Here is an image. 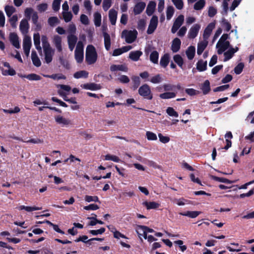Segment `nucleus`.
Returning <instances> with one entry per match:
<instances>
[{"label": "nucleus", "instance_id": "nucleus-1", "mask_svg": "<svg viewBox=\"0 0 254 254\" xmlns=\"http://www.w3.org/2000/svg\"><path fill=\"white\" fill-rule=\"evenodd\" d=\"M174 85L170 83H165L161 86L157 87V88L159 91L163 89L165 92L159 95V97L162 99H170L174 98L176 96V93L174 92H169L172 90Z\"/></svg>", "mask_w": 254, "mask_h": 254}, {"label": "nucleus", "instance_id": "nucleus-2", "mask_svg": "<svg viewBox=\"0 0 254 254\" xmlns=\"http://www.w3.org/2000/svg\"><path fill=\"white\" fill-rule=\"evenodd\" d=\"M229 37L228 34H224L218 41L216 48L219 55L222 54L230 47V42L228 41Z\"/></svg>", "mask_w": 254, "mask_h": 254}, {"label": "nucleus", "instance_id": "nucleus-3", "mask_svg": "<svg viewBox=\"0 0 254 254\" xmlns=\"http://www.w3.org/2000/svg\"><path fill=\"white\" fill-rule=\"evenodd\" d=\"M97 60V54L95 47L89 45L87 46L85 52V61L88 64H92Z\"/></svg>", "mask_w": 254, "mask_h": 254}, {"label": "nucleus", "instance_id": "nucleus-4", "mask_svg": "<svg viewBox=\"0 0 254 254\" xmlns=\"http://www.w3.org/2000/svg\"><path fill=\"white\" fill-rule=\"evenodd\" d=\"M84 45L81 41H79L74 51L75 59L77 63H81L84 58Z\"/></svg>", "mask_w": 254, "mask_h": 254}, {"label": "nucleus", "instance_id": "nucleus-5", "mask_svg": "<svg viewBox=\"0 0 254 254\" xmlns=\"http://www.w3.org/2000/svg\"><path fill=\"white\" fill-rule=\"evenodd\" d=\"M138 93L141 96L148 100H151L153 98V95L151 93L149 86L144 84L141 86L138 89Z\"/></svg>", "mask_w": 254, "mask_h": 254}, {"label": "nucleus", "instance_id": "nucleus-6", "mask_svg": "<svg viewBox=\"0 0 254 254\" xmlns=\"http://www.w3.org/2000/svg\"><path fill=\"white\" fill-rule=\"evenodd\" d=\"M137 32L136 30H124L122 32V37L125 38L127 43H132L136 39Z\"/></svg>", "mask_w": 254, "mask_h": 254}, {"label": "nucleus", "instance_id": "nucleus-7", "mask_svg": "<svg viewBox=\"0 0 254 254\" xmlns=\"http://www.w3.org/2000/svg\"><path fill=\"white\" fill-rule=\"evenodd\" d=\"M31 45L30 37L28 36H25L23 40V49L26 57H28L29 55Z\"/></svg>", "mask_w": 254, "mask_h": 254}, {"label": "nucleus", "instance_id": "nucleus-8", "mask_svg": "<svg viewBox=\"0 0 254 254\" xmlns=\"http://www.w3.org/2000/svg\"><path fill=\"white\" fill-rule=\"evenodd\" d=\"M3 65L4 67L7 68V69H4L3 68H1V73L4 76H13L15 75L16 71L15 70L11 67L9 64L7 62H3Z\"/></svg>", "mask_w": 254, "mask_h": 254}, {"label": "nucleus", "instance_id": "nucleus-9", "mask_svg": "<svg viewBox=\"0 0 254 254\" xmlns=\"http://www.w3.org/2000/svg\"><path fill=\"white\" fill-rule=\"evenodd\" d=\"M158 25V17L156 16H153L151 18L147 30L148 34H152L156 30Z\"/></svg>", "mask_w": 254, "mask_h": 254}, {"label": "nucleus", "instance_id": "nucleus-10", "mask_svg": "<svg viewBox=\"0 0 254 254\" xmlns=\"http://www.w3.org/2000/svg\"><path fill=\"white\" fill-rule=\"evenodd\" d=\"M184 21V16L183 15H180L175 20L174 22L173 25L171 29V32L173 33H175L179 28L183 24Z\"/></svg>", "mask_w": 254, "mask_h": 254}, {"label": "nucleus", "instance_id": "nucleus-11", "mask_svg": "<svg viewBox=\"0 0 254 254\" xmlns=\"http://www.w3.org/2000/svg\"><path fill=\"white\" fill-rule=\"evenodd\" d=\"M200 29V25L198 24H194L189 30L188 36L190 39L195 38Z\"/></svg>", "mask_w": 254, "mask_h": 254}, {"label": "nucleus", "instance_id": "nucleus-12", "mask_svg": "<svg viewBox=\"0 0 254 254\" xmlns=\"http://www.w3.org/2000/svg\"><path fill=\"white\" fill-rule=\"evenodd\" d=\"M55 119L56 122L62 127L67 126L71 124L70 120L61 115H57L55 116Z\"/></svg>", "mask_w": 254, "mask_h": 254}, {"label": "nucleus", "instance_id": "nucleus-13", "mask_svg": "<svg viewBox=\"0 0 254 254\" xmlns=\"http://www.w3.org/2000/svg\"><path fill=\"white\" fill-rule=\"evenodd\" d=\"M45 55V60L47 64L51 63L53 60V56L54 54V50L51 47L43 49Z\"/></svg>", "mask_w": 254, "mask_h": 254}, {"label": "nucleus", "instance_id": "nucleus-14", "mask_svg": "<svg viewBox=\"0 0 254 254\" xmlns=\"http://www.w3.org/2000/svg\"><path fill=\"white\" fill-rule=\"evenodd\" d=\"M77 37L73 34H69L67 36V43L68 47L71 51H72L74 48L75 45L77 43Z\"/></svg>", "mask_w": 254, "mask_h": 254}, {"label": "nucleus", "instance_id": "nucleus-15", "mask_svg": "<svg viewBox=\"0 0 254 254\" xmlns=\"http://www.w3.org/2000/svg\"><path fill=\"white\" fill-rule=\"evenodd\" d=\"M215 26V24L214 22H211L207 25L204 31L203 35V39L207 40Z\"/></svg>", "mask_w": 254, "mask_h": 254}, {"label": "nucleus", "instance_id": "nucleus-16", "mask_svg": "<svg viewBox=\"0 0 254 254\" xmlns=\"http://www.w3.org/2000/svg\"><path fill=\"white\" fill-rule=\"evenodd\" d=\"M228 49V51L224 53L225 57L224 59V62H226L231 59L234 54L238 51L239 48L238 47H236L235 48L230 47Z\"/></svg>", "mask_w": 254, "mask_h": 254}, {"label": "nucleus", "instance_id": "nucleus-17", "mask_svg": "<svg viewBox=\"0 0 254 254\" xmlns=\"http://www.w3.org/2000/svg\"><path fill=\"white\" fill-rule=\"evenodd\" d=\"M29 28V24L27 19H22L20 23L19 29L22 34L27 36Z\"/></svg>", "mask_w": 254, "mask_h": 254}, {"label": "nucleus", "instance_id": "nucleus-18", "mask_svg": "<svg viewBox=\"0 0 254 254\" xmlns=\"http://www.w3.org/2000/svg\"><path fill=\"white\" fill-rule=\"evenodd\" d=\"M110 70L112 72H117L118 71H122L127 72L128 68L125 64H112L110 66Z\"/></svg>", "mask_w": 254, "mask_h": 254}, {"label": "nucleus", "instance_id": "nucleus-19", "mask_svg": "<svg viewBox=\"0 0 254 254\" xmlns=\"http://www.w3.org/2000/svg\"><path fill=\"white\" fill-rule=\"evenodd\" d=\"M53 43L58 51L62 52L63 51L62 38L58 35H55L53 37Z\"/></svg>", "mask_w": 254, "mask_h": 254}, {"label": "nucleus", "instance_id": "nucleus-20", "mask_svg": "<svg viewBox=\"0 0 254 254\" xmlns=\"http://www.w3.org/2000/svg\"><path fill=\"white\" fill-rule=\"evenodd\" d=\"M9 40L12 45L17 49H19L20 46L18 36L14 33H10Z\"/></svg>", "mask_w": 254, "mask_h": 254}, {"label": "nucleus", "instance_id": "nucleus-21", "mask_svg": "<svg viewBox=\"0 0 254 254\" xmlns=\"http://www.w3.org/2000/svg\"><path fill=\"white\" fill-rule=\"evenodd\" d=\"M145 229H146V226H144L137 225L136 227V232L140 238H141V237H143L144 239H147V234Z\"/></svg>", "mask_w": 254, "mask_h": 254}, {"label": "nucleus", "instance_id": "nucleus-22", "mask_svg": "<svg viewBox=\"0 0 254 254\" xmlns=\"http://www.w3.org/2000/svg\"><path fill=\"white\" fill-rule=\"evenodd\" d=\"M208 45V41L203 39V41L198 42L197 44V54L200 55Z\"/></svg>", "mask_w": 254, "mask_h": 254}, {"label": "nucleus", "instance_id": "nucleus-23", "mask_svg": "<svg viewBox=\"0 0 254 254\" xmlns=\"http://www.w3.org/2000/svg\"><path fill=\"white\" fill-rule=\"evenodd\" d=\"M146 4L144 2H138L134 6L133 12L135 15H137L142 12L144 10Z\"/></svg>", "mask_w": 254, "mask_h": 254}, {"label": "nucleus", "instance_id": "nucleus-24", "mask_svg": "<svg viewBox=\"0 0 254 254\" xmlns=\"http://www.w3.org/2000/svg\"><path fill=\"white\" fill-rule=\"evenodd\" d=\"M181 44V40L178 38H175L172 42L171 46L172 51L174 53L177 52L180 49Z\"/></svg>", "mask_w": 254, "mask_h": 254}, {"label": "nucleus", "instance_id": "nucleus-25", "mask_svg": "<svg viewBox=\"0 0 254 254\" xmlns=\"http://www.w3.org/2000/svg\"><path fill=\"white\" fill-rule=\"evenodd\" d=\"M34 44L36 49L39 52H42V48L40 46V36L39 33H34L33 36Z\"/></svg>", "mask_w": 254, "mask_h": 254}, {"label": "nucleus", "instance_id": "nucleus-26", "mask_svg": "<svg viewBox=\"0 0 254 254\" xmlns=\"http://www.w3.org/2000/svg\"><path fill=\"white\" fill-rule=\"evenodd\" d=\"M31 59L33 64L39 67L41 65L40 60L37 56V54L35 51H32Z\"/></svg>", "mask_w": 254, "mask_h": 254}, {"label": "nucleus", "instance_id": "nucleus-27", "mask_svg": "<svg viewBox=\"0 0 254 254\" xmlns=\"http://www.w3.org/2000/svg\"><path fill=\"white\" fill-rule=\"evenodd\" d=\"M109 17L111 23L112 25H115L117 18V11L114 9L110 10L109 12Z\"/></svg>", "mask_w": 254, "mask_h": 254}, {"label": "nucleus", "instance_id": "nucleus-28", "mask_svg": "<svg viewBox=\"0 0 254 254\" xmlns=\"http://www.w3.org/2000/svg\"><path fill=\"white\" fill-rule=\"evenodd\" d=\"M17 209L19 210H25L27 212H32L36 210H40L42 209V207L36 206H28L24 205H20L17 207Z\"/></svg>", "mask_w": 254, "mask_h": 254}, {"label": "nucleus", "instance_id": "nucleus-29", "mask_svg": "<svg viewBox=\"0 0 254 254\" xmlns=\"http://www.w3.org/2000/svg\"><path fill=\"white\" fill-rule=\"evenodd\" d=\"M58 94L61 97H63V98L64 99V101L68 102L70 103H72V104H76V103L75 98H71L68 99L67 97V94L65 92H64L63 91L58 90Z\"/></svg>", "mask_w": 254, "mask_h": 254}, {"label": "nucleus", "instance_id": "nucleus-30", "mask_svg": "<svg viewBox=\"0 0 254 254\" xmlns=\"http://www.w3.org/2000/svg\"><path fill=\"white\" fill-rule=\"evenodd\" d=\"M201 213V212L197 211H187L185 212H180V214L183 216H188L191 218H196L199 214Z\"/></svg>", "mask_w": 254, "mask_h": 254}, {"label": "nucleus", "instance_id": "nucleus-31", "mask_svg": "<svg viewBox=\"0 0 254 254\" xmlns=\"http://www.w3.org/2000/svg\"><path fill=\"white\" fill-rule=\"evenodd\" d=\"M142 54L139 51H132L129 53V58L133 61H137Z\"/></svg>", "mask_w": 254, "mask_h": 254}, {"label": "nucleus", "instance_id": "nucleus-32", "mask_svg": "<svg viewBox=\"0 0 254 254\" xmlns=\"http://www.w3.org/2000/svg\"><path fill=\"white\" fill-rule=\"evenodd\" d=\"M103 36L104 38L105 47L107 51H109L111 47L110 36L106 32H103Z\"/></svg>", "mask_w": 254, "mask_h": 254}, {"label": "nucleus", "instance_id": "nucleus-33", "mask_svg": "<svg viewBox=\"0 0 254 254\" xmlns=\"http://www.w3.org/2000/svg\"><path fill=\"white\" fill-rule=\"evenodd\" d=\"M195 53V48L194 46H190L186 51L188 58L191 60L194 58Z\"/></svg>", "mask_w": 254, "mask_h": 254}, {"label": "nucleus", "instance_id": "nucleus-34", "mask_svg": "<svg viewBox=\"0 0 254 254\" xmlns=\"http://www.w3.org/2000/svg\"><path fill=\"white\" fill-rule=\"evenodd\" d=\"M142 205L146 207L147 209H155L159 206V204L156 202H148L147 201H144Z\"/></svg>", "mask_w": 254, "mask_h": 254}, {"label": "nucleus", "instance_id": "nucleus-35", "mask_svg": "<svg viewBox=\"0 0 254 254\" xmlns=\"http://www.w3.org/2000/svg\"><path fill=\"white\" fill-rule=\"evenodd\" d=\"M156 3L154 1H150L147 6L146 10L147 14L149 16L151 15L154 11Z\"/></svg>", "mask_w": 254, "mask_h": 254}, {"label": "nucleus", "instance_id": "nucleus-36", "mask_svg": "<svg viewBox=\"0 0 254 254\" xmlns=\"http://www.w3.org/2000/svg\"><path fill=\"white\" fill-rule=\"evenodd\" d=\"M169 55L168 54H165L161 58L160 64L163 67H166L169 63Z\"/></svg>", "mask_w": 254, "mask_h": 254}, {"label": "nucleus", "instance_id": "nucleus-37", "mask_svg": "<svg viewBox=\"0 0 254 254\" xmlns=\"http://www.w3.org/2000/svg\"><path fill=\"white\" fill-rule=\"evenodd\" d=\"M83 87L86 89L91 90H97L101 88V86L99 84L94 83L85 84L83 85Z\"/></svg>", "mask_w": 254, "mask_h": 254}, {"label": "nucleus", "instance_id": "nucleus-38", "mask_svg": "<svg viewBox=\"0 0 254 254\" xmlns=\"http://www.w3.org/2000/svg\"><path fill=\"white\" fill-rule=\"evenodd\" d=\"M201 89L202 90L203 94L205 95L208 93L210 90V82L208 80L204 81L202 84Z\"/></svg>", "mask_w": 254, "mask_h": 254}, {"label": "nucleus", "instance_id": "nucleus-39", "mask_svg": "<svg viewBox=\"0 0 254 254\" xmlns=\"http://www.w3.org/2000/svg\"><path fill=\"white\" fill-rule=\"evenodd\" d=\"M94 22L96 27H99L101 23V15L100 13L96 12L94 14Z\"/></svg>", "mask_w": 254, "mask_h": 254}, {"label": "nucleus", "instance_id": "nucleus-40", "mask_svg": "<svg viewBox=\"0 0 254 254\" xmlns=\"http://www.w3.org/2000/svg\"><path fill=\"white\" fill-rule=\"evenodd\" d=\"M88 75V72L85 70H81L76 72L73 76L74 78L78 79L80 78H86Z\"/></svg>", "mask_w": 254, "mask_h": 254}, {"label": "nucleus", "instance_id": "nucleus-41", "mask_svg": "<svg viewBox=\"0 0 254 254\" xmlns=\"http://www.w3.org/2000/svg\"><path fill=\"white\" fill-rule=\"evenodd\" d=\"M4 10L8 17H10L12 14L16 11L15 8L13 6L6 5Z\"/></svg>", "mask_w": 254, "mask_h": 254}, {"label": "nucleus", "instance_id": "nucleus-42", "mask_svg": "<svg viewBox=\"0 0 254 254\" xmlns=\"http://www.w3.org/2000/svg\"><path fill=\"white\" fill-rule=\"evenodd\" d=\"M207 62L199 61L197 63V69L199 71H204L206 69Z\"/></svg>", "mask_w": 254, "mask_h": 254}, {"label": "nucleus", "instance_id": "nucleus-43", "mask_svg": "<svg viewBox=\"0 0 254 254\" xmlns=\"http://www.w3.org/2000/svg\"><path fill=\"white\" fill-rule=\"evenodd\" d=\"M159 54L156 51H153L150 55V60L154 64H157L158 62Z\"/></svg>", "mask_w": 254, "mask_h": 254}, {"label": "nucleus", "instance_id": "nucleus-44", "mask_svg": "<svg viewBox=\"0 0 254 254\" xmlns=\"http://www.w3.org/2000/svg\"><path fill=\"white\" fill-rule=\"evenodd\" d=\"M205 4V1L204 0H199L194 5V9L196 10L202 9Z\"/></svg>", "mask_w": 254, "mask_h": 254}, {"label": "nucleus", "instance_id": "nucleus-45", "mask_svg": "<svg viewBox=\"0 0 254 254\" xmlns=\"http://www.w3.org/2000/svg\"><path fill=\"white\" fill-rule=\"evenodd\" d=\"M62 15L65 22H68L72 18V14L70 11H63Z\"/></svg>", "mask_w": 254, "mask_h": 254}, {"label": "nucleus", "instance_id": "nucleus-46", "mask_svg": "<svg viewBox=\"0 0 254 254\" xmlns=\"http://www.w3.org/2000/svg\"><path fill=\"white\" fill-rule=\"evenodd\" d=\"M173 59L175 62L182 68L184 64L182 57L180 55H176L174 56Z\"/></svg>", "mask_w": 254, "mask_h": 254}, {"label": "nucleus", "instance_id": "nucleus-47", "mask_svg": "<svg viewBox=\"0 0 254 254\" xmlns=\"http://www.w3.org/2000/svg\"><path fill=\"white\" fill-rule=\"evenodd\" d=\"M131 79L132 80L133 85V90L136 89L140 83V78L138 76H132L131 77Z\"/></svg>", "mask_w": 254, "mask_h": 254}, {"label": "nucleus", "instance_id": "nucleus-48", "mask_svg": "<svg viewBox=\"0 0 254 254\" xmlns=\"http://www.w3.org/2000/svg\"><path fill=\"white\" fill-rule=\"evenodd\" d=\"M147 80H149L151 82L154 84H158L162 82V78L161 75L160 74H157L154 76L151 77L149 80L147 79Z\"/></svg>", "mask_w": 254, "mask_h": 254}, {"label": "nucleus", "instance_id": "nucleus-49", "mask_svg": "<svg viewBox=\"0 0 254 254\" xmlns=\"http://www.w3.org/2000/svg\"><path fill=\"white\" fill-rule=\"evenodd\" d=\"M42 44L43 49L51 48V46L48 42V38L45 35L42 36Z\"/></svg>", "mask_w": 254, "mask_h": 254}, {"label": "nucleus", "instance_id": "nucleus-50", "mask_svg": "<svg viewBox=\"0 0 254 254\" xmlns=\"http://www.w3.org/2000/svg\"><path fill=\"white\" fill-rule=\"evenodd\" d=\"M174 13V8L172 6H169L167 7V11H166V16L167 19L168 20L171 19L172 17L173 14Z\"/></svg>", "mask_w": 254, "mask_h": 254}, {"label": "nucleus", "instance_id": "nucleus-51", "mask_svg": "<svg viewBox=\"0 0 254 254\" xmlns=\"http://www.w3.org/2000/svg\"><path fill=\"white\" fill-rule=\"evenodd\" d=\"M105 160H112L115 162H119L120 161V159L118 156L111 154H107L105 156Z\"/></svg>", "mask_w": 254, "mask_h": 254}, {"label": "nucleus", "instance_id": "nucleus-52", "mask_svg": "<svg viewBox=\"0 0 254 254\" xmlns=\"http://www.w3.org/2000/svg\"><path fill=\"white\" fill-rule=\"evenodd\" d=\"M24 77L30 80H39L41 79V77L39 75L34 73L29 74Z\"/></svg>", "mask_w": 254, "mask_h": 254}, {"label": "nucleus", "instance_id": "nucleus-53", "mask_svg": "<svg viewBox=\"0 0 254 254\" xmlns=\"http://www.w3.org/2000/svg\"><path fill=\"white\" fill-rule=\"evenodd\" d=\"M146 136L149 140H156L157 139L156 134L150 131H146Z\"/></svg>", "mask_w": 254, "mask_h": 254}, {"label": "nucleus", "instance_id": "nucleus-54", "mask_svg": "<svg viewBox=\"0 0 254 254\" xmlns=\"http://www.w3.org/2000/svg\"><path fill=\"white\" fill-rule=\"evenodd\" d=\"M112 3V0H103V8L105 11L108 10L111 7Z\"/></svg>", "mask_w": 254, "mask_h": 254}, {"label": "nucleus", "instance_id": "nucleus-55", "mask_svg": "<svg viewBox=\"0 0 254 254\" xmlns=\"http://www.w3.org/2000/svg\"><path fill=\"white\" fill-rule=\"evenodd\" d=\"M167 113L172 117H178L179 115L172 107H168L166 110Z\"/></svg>", "mask_w": 254, "mask_h": 254}, {"label": "nucleus", "instance_id": "nucleus-56", "mask_svg": "<svg viewBox=\"0 0 254 254\" xmlns=\"http://www.w3.org/2000/svg\"><path fill=\"white\" fill-rule=\"evenodd\" d=\"M62 0H54L53 4L52 7L55 11H58L60 8V3Z\"/></svg>", "mask_w": 254, "mask_h": 254}, {"label": "nucleus", "instance_id": "nucleus-57", "mask_svg": "<svg viewBox=\"0 0 254 254\" xmlns=\"http://www.w3.org/2000/svg\"><path fill=\"white\" fill-rule=\"evenodd\" d=\"M172 2L178 9H182L183 8L184 3L182 0H172Z\"/></svg>", "mask_w": 254, "mask_h": 254}, {"label": "nucleus", "instance_id": "nucleus-58", "mask_svg": "<svg viewBox=\"0 0 254 254\" xmlns=\"http://www.w3.org/2000/svg\"><path fill=\"white\" fill-rule=\"evenodd\" d=\"M9 22L12 27H16V22L18 20V17L17 15H13V16L9 17Z\"/></svg>", "mask_w": 254, "mask_h": 254}, {"label": "nucleus", "instance_id": "nucleus-59", "mask_svg": "<svg viewBox=\"0 0 254 254\" xmlns=\"http://www.w3.org/2000/svg\"><path fill=\"white\" fill-rule=\"evenodd\" d=\"M85 200L88 202L91 201L98 202L99 198L97 196L86 195L85 196Z\"/></svg>", "mask_w": 254, "mask_h": 254}, {"label": "nucleus", "instance_id": "nucleus-60", "mask_svg": "<svg viewBox=\"0 0 254 254\" xmlns=\"http://www.w3.org/2000/svg\"><path fill=\"white\" fill-rule=\"evenodd\" d=\"M244 64L241 63H239L234 68V71L237 74H240L243 69Z\"/></svg>", "mask_w": 254, "mask_h": 254}, {"label": "nucleus", "instance_id": "nucleus-61", "mask_svg": "<svg viewBox=\"0 0 254 254\" xmlns=\"http://www.w3.org/2000/svg\"><path fill=\"white\" fill-rule=\"evenodd\" d=\"M158 137L160 141L163 143H167L169 142L170 140L169 137L164 136L161 133L158 134Z\"/></svg>", "mask_w": 254, "mask_h": 254}, {"label": "nucleus", "instance_id": "nucleus-62", "mask_svg": "<svg viewBox=\"0 0 254 254\" xmlns=\"http://www.w3.org/2000/svg\"><path fill=\"white\" fill-rule=\"evenodd\" d=\"M48 23L51 26H53L55 24L59 23V20L57 17H51L48 19Z\"/></svg>", "mask_w": 254, "mask_h": 254}, {"label": "nucleus", "instance_id": "nucleus-63", "mask_svg": "<svg viewBox=\"0 0 254 254\" xmlns=\"http://www.w3.org/2000/svg\"><path fill=\"white\" fill-rule=\"evenodd\" d=\"M217 13V9L213 6H210L208 10V15L209 17H212Z\"/></svg>", "mask_w": 254, "mask_h": 254}, {"label": "nucleus", "instance_id": "nucleus-64", "mask_svg": "<svg viewBox=\"0 0 254 254\" xmlns=\"http://www.w3.org/2000/svg\"><path fill=\"white\" fill-rule=\"evenodd\" d=\"M105 231V229L104 228H101L98 230H92L89 231V233L93 235H97L98 234H102Z\"/></svg>", "mask_w": 254, "mask_h": 254}]
</instances>
